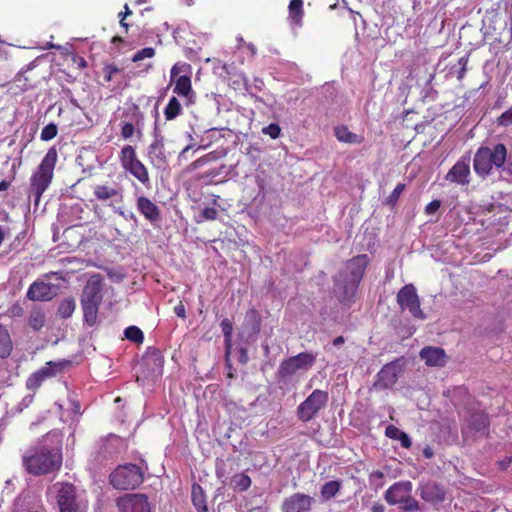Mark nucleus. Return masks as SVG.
Returning a JSON list of instances; mask_svg holds the SVG:
<instances>
[{"mask_svg": "<svg viewBox=\"0 0 512 512\" xmlns=\"http://www.w3.org/2000/svg\"><path fill=\"white\" fill-rule=\"evenodd\" d=\"M22 462L27 472L34 476L57 472L63 462L61 447H35L23 456Z\"/></svg>", "mask_w": 512, "mask_h": 512, "instance_id": "f257e3e1", "label": "nucleus"}, {"mask_svg": "<svg viewBox=\"0 0 512 512\" xmlns=\"http://www.w3.org/2000/svg\"><path fill=\"white\" fill-rule=\"evenodd\" d=\"M57 160L58 152L53 146L48 149L39 166L30 177L29 195L34 197L36 206L39 204L43 193L52 183Z\"/></svg>", "mask_w": 512, "mask_h": 512, "instance_id": "f03ea898", "label": "nucleus"}, {"mask_svg": "<svg viewBox=\"0 0 512 512\" xmlns=\"http://www.w3.org/2000/svg\"><path fill=\"white\" fill-rule=\"evenodd\" d=\"M507 147L503 143H497L492 149L481 146L477 149L473 158L475 173L482 178L492 173L493 167L502 168L507 160Z\"/></svg>", "mask_w": 512, "mask_h": 512, "instance_id": "7ed1b4c3", "label": "nucleus"}, {"mask_svg": "<svg viewBox=\"0 0 512 512\" xmlns=\"http://www.w3.org/2000/svg\"><path fill=\"white\" fill-rule=\"evenodd\" d=\"M368 265L369 258L366 254H359L346 262L345 269L341 272L344 281L343 294L346 299L354 296Z\"/></svg>", "mask_w": 512, "mask_h": 512, "instance_id": "20e7f679", "label": "nucleus"}, {"mask_svg": "<svg viewBox=\"0 0 512 512\" xmlns=\"http://www.w3.org/2000/svg\"><path fill=\"white\" fill-rule=\"evenodd\" d=\"M143 481V469L132 463L117 466L109 475V483L117 490H134Z\"/></svg>", "mask_w": 512, "mask_h": 512, "instance_id": "39448f33", "label": "nucleus"}, {"mask_svg": "<svg viewBox=\"0 0 512 512\" xmlns=\"http://www.w3.org/2000/svg\"><path fill=\"white\" fill-rule=\"evenodd\" d=\"M119 161L122 169L134 177L145 188H151V179L148 168L138 158L136 148L125 145L119 153Z\"/></svg>", "mask_w": 512, "mask_h": 512, "instance_id": "423d86ee", "label": "nucleus"}, {"mask_svg": "<svg viewBox=\"0 0 512 512\" xmlns=\"http://www.w3.org/2000/svg\"><path fill=\"white\" fill-rule=\"evenodd\" d=\"M184 68H190L188 64H180L176 63L173 65L170 71V82H174L173 93L178 97L184 99V103L186 106H189L194 103L195 92L192 88V81L190 75H181L180 72Z\"/></svg>", "mask_w": 512, "mask_h": 512, "instance_id": "0eeeda50", "label": "nucleus"}, {"mask_svg": "<svg viewBox=\"0 0 512 512\" xmlns=\"http://www.w3.org/2000/svg\"><path fill=\"white\" fill-rule=\"evenodd\" d=\"M328 399V392L315 389L297 407L298 419L304 423L311 421L326 406Z\"/></svg>", "mask_w": 512, "mask_h": 512, "instance_id": "6e6552de", "label": "nucleus"}, {"mask_svg": "<svg viewBox=\"0 0 512 512\" xmlns=\"http://www.w3.org/2000/svg\"><path fill=\"white\" fill-rule=\"evenodd\" d=\"M316 357L309 352H301L295 356L284 359L278 368L280 378H290L300 370H308L315 363Z\"/></svg>", "mask_w": 512, "mask_h": 512, "instance_id": "1a4fd4ad", "label": "nucleus"}, {"mask_svg": "<svg viewBox=\"0 0 512 512\" xmlns=\"http://www.w3.org/2000/svg\"><path fill=\"white\" fill-rule=\"evenodd\" d=\"M397 303L401 310H408L414 318L425 319L420 307V298L413 284L404 285L397 293Z\"/></svg>", "mask_w": 512, "mask_h": 512, "instance_id": "9d476101", "label": "nucleus"}, {"mask_svg": "<svg viewBox=\"0 0 512 512\" xmlns=\"http://www.w3.org/2000/svg\"><path fill=\"white\" fill-rule=\"evenodd\" d=\"M119 512H153L149 498L143 493H126L116 499Z\"/></svg>", "mask_w": 512, "mask_h": 512, "instance_id": "9b49d317", "label": "nucleus"}, {"mask_svg": "<svg viewBox=\"0 0 512 512\" xmlns=\"http://www.w3.org/2000/svg\"><path fill=\"white\" fill-rule=\"evenodd\" d=\"M57 490V504L59 512H79L80 507L77 502V490L71 483H59Z\"/></svg>", "mask_w": 512, "mask_h": 512, "instance_id": "f8f14e48", "label": "nucleus"}, {"mask_svg": "<svg viewBox=\"0 0 512 512\" xmlns=\"http://www.w3.org/2000/svg\"><path fill=\"white\" fill-rule=\"evenodd\" d=\"M103 277L101 274L92 275L85 285L81 304L100 306L102 302Z\"/></svg>", "mask_w": 512, "mask_h": 512, "instance_id": "ddd939ff", "label": "nucleus"}, {"mask_svg": "<svg viewBox=\"0 0 512 512\" xmlns=\"http://www.w3.org/2000/svg\"><path fill=\"white\" fill-rule=\"evenodd\" d=\"M470 157L462 156L448 171L445 179L453 184L467 186L470 183Z\"/></svg>", "mask_w": 512, "mask_h": 512, "instance_id": "4468645a", "label": "nucleus"}, {"mask_svg": "<svg viewBox=\"0 0 512 512\" xmlns=\"http://www.w3.org/2000/svg\"><path fill=\"white\" fill-rule=\"evenodd\" d=\"M314 503L310 495L296 492L283 500L281 512H310Z\"/></svg>", "mask_w": 512, "mask_h": 512, "instance_id": "2eb2a0df", "label": "nucleus"}, {"mask_svg": "<svg viewBox=\"0 0 512 512\" xmlns=\"http://www.w3.org/2000/svg\"><path fill=\"white\" fill-rule=\"evenodd\" d=\"M419 496L430 504H439L446 499L445 487L435 481L423 482L418 487Z\"/></svg>", "mask_w": 512, "mask_h": 512, "instance_id": "dca6fc26", "label": "nucleus"}, {"mask_svg": "<svg viewBox=\"0 0 512 512\" xmlns=\"http://www.w3.org/2000/svg\"><path fill=\"white\" fill-rule=\"evenodd\" d=\"M401 368L397 361L385 364L376 375L374 386L376 388H391L398 380Z\"/></svg>", "mask_w": 512, "mask_h": 512, "instance_id": "f3484780", "label": "nucleus"}, {"mask_svg": "<svg viewBox=\"0 0 512 512\" xmlns=\"http://www.w3.org/2000/svg\"><path fill=\"white\" fill-rule=\"evenodd\" d=\"M56 295L54 285L43 281H34L27 291V298L32 301H49Z\"/></svg>", "mask_w": 512, "mask_h": 512, "instance_id": "a211bd4d", "label": "nucleus"}, {"mask_svg": "<svg viewBox=\"0 0 512 512\" xmlns=\"http://www.w3.org/2000/svg\"><path fill=\"white\" fill-rule=\"evenodd\" d=\"M93 195L100 202L110 201L109 205H112L114 200L122 202L124 197L122 188L112 186L108 183L95 185L93 188Z\"/></svg>", "mask_w": 512, "mask_h": 512, "instance_id": "6ab92c4d", "label": "nucleus"}, {"mask_svg": "<svg viewBox=\"0 0 512 512\" xmlns=\"http://www.w3.org/2000/svg\"><path fill=\"white\" fill-rule=\"evenodd\" d=\"M419 355L427 366L443 367L447 362L445 350L440 347L426 346L421 349Z\"/></svg>", "mask_w": 512, "mask_h": 512, "instance_id": "aec40b11", "label": "nucleus"}, {"mask_svg": "<svg viewBox=\"0 0 512 512\" xmlns=\"http://www.w3.org/2000/svg\"><path fill=\"white\" fill-rule=\"evenodd\" d=\"M411 488L410 481L394 483L385 492V500L390 505L399 504L410 494Z\"/></svg>", "mask_w": 512, "mask_h": 512, "instance_id": "412c9836", "label": "nucleus"}, {"mask_svg": "<svg viewBox=\"0 0 512 512\" xmlns=\"http://www.w3.org/2000/svg\"><path fill=\"white\" fill-rule=\"evenodd\" d=\"M137 210L148 220L151 224H155L161 220V213L159 207L145 196H140L136 201Z\"/></svg>", "mask_w": 512, "mask_h": 512, "instance_id": "4be33fe9", "label": "nucleus"}, {"mask_svg": "<svg viewBox=\"0 0 512 512\" xmlns=\"http://www.w3.org/2000/svg\"><path fill=\"white\" fill-rule=\"evenodd\" d=\"M148 156L162 164L167 163L164 137L160 134L157 127L154 129L153 140L148 146Z\"/></svg>", "mask_w": 512, "mask_h": 512, "instance_id": "5701e85b", "label": "nucleus"}, {"mask_svg": "<svg viewBox=\"0 0 512 512\" xmlns=\"http://www.w3.org/2000/svg\"><path fill=\"white\" fill-rule=\"evenodd\" d=\"M490 420L485 412H474L469 418V427L477 434L487 436L489 434Z\"/></svg>", "mask_w": 512, "mask_h": 512, "instance_id": "b1692460", "label": "nucleus"}, {"mask_svg": "<svg viewBox=\"0 0 512 512\" xmlns=\"http://www.w3.org/2000/svg\"><path fill=\"white\" fill-rule=\"evenodd\" d=\"M191 501L196 512H210L207 506V498L204 489L198 483H193L191 488Z\"/></svg>", "mask_w": 512, "mask_h": 512, "instance_id": "393cba45", "label": "nucleus"}, {"mask_svg": "<svg viewBox=\"0 0 512 512\" xmlns=\"http://www.w3.org/2000/svg\"><path fill=\"white\" fill-rule=\"evenodd\" d=\"M336 139L343 143L361 144L364 141L362 135L355 134L346 125H339L334 129Z\"/></svg>", "mask_w": 512, "mask_h": 512, "instance_id": "a878e982", "label": "nucleus"}, {"mask_svg": "<svg viewBox=\"0 0 512 512\" xmlns=\"http://www.w3.org/2000/svg\"><path fill=\"white\" fill-rule=\"evenodd\" d=\"M13 350V342L8 329L0 323V359L8 358Z\"/></svg>", "mask_w": 512, "mask_h": 512, "instance_id": "bb28decb", "label": "nucleus"}, {"mask_svg": "<svg viewBox=\"0 0 512 512\" xmlns=\"http://www.w3.org/2000/svg\"><path fill=\"white\" fill-rule=\"evenodd\" d=\"M163 113L166 121H172L182 115L183 107L179 99L175 96H172L165 106Z\"/></svg>", "mask_w": 512, "mask_h": 512, "instance_id": "cd10ccee", "label": "nucleus"}, {"mask_svg": "<svg viewBox=\"0 0 512 512\" xmlns=\"http://www.w3.org/2000/svg\"><path fill=\"white\" fill-rule=\"evenodd\" d=\"M289 18L295 25L301 26L302 19L304 16L303 1L302 0H291L289 3Z\"/></svg>", "mask_w": 512, "mask_h": 512, "instance_id": "c85d7f7f", "label": "nucleus"}, {"mask_svg": "<svg viewBox=\"0 0 512 512\" xmlns=\"http://www.w3.org/2000/svg\"><path fill=\"white\" fill-rule=\"evenodd\" d=\"M46 316L41 308L35 307L30 311L28 324L35 330L39 331L45 326Z\"/></svg>", "mask_w": 512, "mask_h": 512, "instance_id": "c756f323", "label": "nucleus"}, {"mask_svg": "<svg viewBox=\"0 0 512 512\" xmlns=\"http://www.w3.org/2000/svg\"><path fill=\"white\" fill-rule=\"evenodd\" d=\"M69 364L68 361H49L45 364V366L38 369L40 373L44 376V378L47 380L49 378L54 377L58 372H61L65 366Z\"/></svg>", "mask_w": 512, "mask_h": 512, "instance_id": "7c9ffc66", "label": "nucleus"}, {"mask_svg": "<svg viewBox=\"0 0 512 512\" xmlns=\"http://www.w3.org/2000/svg\"><path fill=\"white\" fill-rule=\"evenodd\" d=\"M252 484L251 478L245 473H236L231 478V487L235 492H245Z\"/></svg>", "mask_w": 512, "mask_h": 512, "instance_id": "2f4dec72", "label": "nucleus"}, {"mask_svg": "<svg viewBox=\"0 0 512 512\" xmlns=\"http://www.w3.org/2000/svg\"><path fill=\"white\" fill-rule=\"evenodd\" d=\"M342 487V483L339 480H332L322 485L320 489L321 497L324 500H330L334 498Z\"/></svg>", "mask_w": 512, "mask_h": 512, "instance_id": "473e14b6", "label": "nucleus"}, {"mask_svg": "<svg viewBox=\"0 0 512 512\" xmlns=\"http://www.w3.org/2000/svg\"><path fill=\"white\" fill-rule=\"evenodd\" d=\"M83 310L84 321L89 326H94L97 322L99 306L81 304Z\"/></svg>", "mask_w": 512, "mask_h": 512, "instance_id": "72a5a7b5", "label": "nucleus"}, {"mask_svg": "<svg viewBox=\"0 0 512 512\" xmlns=\"http://www.w3.org/2000/svg\"><path fill=\"white\" fill-rule=\"evenodd\" d=\"M75 308V301L72 298H66L60 303L58 313L63 319H67L72 316Z\"/></svg>", "mask_w": 512, "mask_h": 512, "instance_id": "f704fd0d", "label": "nucleus"}, {"mask_svg": "<svg viewBox=\"0 0 512 512\" xmlns=\"http://www.w3.org/2000/svg\"><path fill=\"white\" fill-rule=\"evenodd\" d=\"M125 337L136 343L141 344L144 341V334L140 328L137 326H129L124 330Z\"/></svg>", "mask_w": 512, "mask_h": 512, "instance_id": "c9c22d12", "label": "nucleus"}, {"mask_svg": "<svg viewBox=\"0 0 512 512\" xmlns=\"http://www.w3.org/2000/svg\"><path fill=\"white\" fill-rule=\"evenodd\" d=\"M44 381H46V379L40 373V371L37 370L28 377L26 381V387L28 390L35 391L42 385Z\"/></svg>", "mask_w": 512, "mask_h": 512, "instance_id": "e433bc0d", "label": "nucleus"}, {"mask_svg": "<svg viewBox=\"0 0 512 512\" xmlns=\"http://www.w3.org/2000/svg\"><path fill=\"white\" fill-rule=\"evenodd\" d=\"M58 133V127L54 123H49L45 127H43L40 138L43 141H49L56 137Z\"/></svg>", "mask_w": 512, "mask_h": 512, "instance_id": "4c0bfd02", "label": "nucleus"}, {"mask_svg": "<svg viewBox=\"0 0 512 512\" xmlns=\"http://www.w3.org/2000/svg\"><path fill=\"white\" fill-rule=\"evenodd\" d=\"M404 189H405V184L398 183L396 185V187L394 188V190L391 192V194L387 197L386 204L391 207H394L397 204L398 199H399L400 195L402 194V192L404 191Z\"/></svg>", "mask_w": 512, "mask_h": 512, "instance_id": "58836bf2", "label": "nucleus"}, {"mask_svg": "<svg viewBox=\"0 0 512 512\" xmlns=\"http://www.w3.org/2000/svg\"><path fill=\"white\" fill-rule=\"evenodd\" d=\"M220 327L222 329L226 345L230 346V342L232 339V333H233L232 322L229 319L225 318L221 321Z\"/></svg>", "mask_w": 512, "mask_h": 512, "instance_id": "ea45409f", "label": "nucleus"}, {"mask_svg": "<svg viewBox=\"0 0 512 512\" xmlns=\"http://www.w3.org/2000/svg\"><path fill=\"white\" fill-rule=\"evenodd\" d=\"M400 504H402V509L407 512L419 510L418 501L414 497L410 496V494Z\"/></svg>", "mask_w": 512, "mask_h": 512, "instance_id": "a19ab883", "label": "nucleus"}, {"mask_svg": "<svg viewBox=\"0 0 512 512\" xmlns=\"http://www.w3.org/2000/svg\"><path fill=\"white\" fill-rule=\"evenodd\" d=\"M155 55V50L154 48L152 47H146V48H143L141 50H138L133 58H132V61L133 62H138V61H141L145 58H152L153 56Z\"/></svg>", "mask_w": 512, "mask_h": 512, "instance_id": "79ce46f5", "label": "nucleus"}, {"mask_svg": "<svg viewBox=\"0 0 512 512\" xmlns=\"http://www.w3.org/2000/svg\"><path fill=\"white\" fill-rule=\"evenodd\" d=\"M497 124L501 127H508L512 125V106L497 118Z\"/></svg>", "mask_w": 512, "mask_h": 512, "instance_id": "37998d69", "label": "nucleus"}, {"mask_svg": "<svg viewBox=\"0 0 512 512\" xmlns=\"http://www.w3.org/2000/svg\"><path fill=\"white\" fill-rule=\"evenodd\" d=\"M212 159H214V156L212 153H209L207 155H204L200 158H198L197 160L193 161L190 166H189V170H196L202 166H204L205 164H207L208 162H210Z\"/></svg>", "mask_w": 512, "mask_h": 512, "instance_id": "c03bdc74", "label": "nucleus"}, {"mask_svg": "<svg viewBox=\"0 0 512 512\" xmlns=\"http://www.w3.org/2000/svg\"><path fill=\"white\" fill-rule=\"evenodd\" d=\"M134 133H135V127H134L133 123L125 122L121 126V136H122V138L129 139V138H131L134 135Z\"/></svg>", "mask_w": 512, "mask_h": 512, "instance_id": "a18cd8bd", "label": "nucleus"}, {"mask_svg": "<svg viewBox=\"0 0 512 512\" xmlns=\"http://www.w3.org/2000/svg\"><path fill=\"white\" fill-rule=\"evenodd\" d=\"M281 129L278 124H270L263 129L264 134H268L272 139H276L279 137Z\"/></svg>", "mask_w": 512, "mask_h": 512, "instance_id": "49530a36", "label": "nucleus"}, {"mask_svg": "<svg viewBox=\"0 0 512 512\" xmlns=\"http://www.w3.org/2000/svg\"><path fill=\"white\" fill-rule=\"evenodd\" d=\"M201 216L205 220H215L218 216V211L213 207H205L201 211Z\"/></svg>", "mask_w": 512, "mask_h": 512, "instance_id": "de8ad7c7", "label": "nucleus"}, {"mask_svg": "<svg viewBox=\"0 0 512 512\" xmlns=\"http://www.w3.org/2000/svg\"><path fill=\"white\" fill-rule=\"evenodd\" d=\"M104 79L106 82H110L113 79L114 74L119 72V69L114 65H107L103 69Z\"/></svg>", "mask_w": 512, "mask_h": 512, "instance_id": "09e8293b", "label": "nucleus"}, {"mask_svg": "<svg viewBox=\"0 0 512 512\" xmlns=\"http://www.w3.org/2000/svg\"><path fill=\"white\" fill-rule=\"evenodd\" d=\"M401 433H402V430H400L399 428H397L394 425H389L385 429V435L390 439L397 440Z\"/></svg>", "mask_w": 512, "mask_h": 512, "instance_id": "8fccbe9b", "label": "nucleus"}, {"mask_svg": "<svg viewBox=\"0 0 512 512\" xmlns=\"http://www.w3.org/2000/svg\"><path fill=\"white\" fill-rule=\"evenodd\" d=\"M441 206V201L438 199L432 200L430 203H428L425 207V213L428 215H432L435 212L438 211V209Z\"/></svg>", "mask_w": 512, "mask_h": 512, "instance_id": "3c124183", "label": "nucleus"}, {"mask_svg": "<svg viewBox=\"0 0 512 512\" xmlns=\"http://www.w3.org/2000/svg\"><path fill=\"white\" fill-rule=\"evenodd\" d=\"M10 316L21 317L24 314V309L20 303H14L8 310Z\"/></svg>", "mask_w": 512, "mask_h": 512, "instance_id": "603ef678", "label": "nucleus"}, {"mask_svg": "<svg viewBox=\"0 0 512 512\" xmlns=\"http://www.w3.org/2000/svg\"><path fill=\"white\" fill-rule=\"evenodd\" d=\"M397 440L400 441L401 446L403 448L409 449L411 447V445H412L410 437L404 431H402V433L400 434V436L398 437Z\"/></svg>", "mask_w": 512, "mask_h": 512, "instance_id": "864d4df0", "label": "nucleus"}, {"mask_svg": "<svg viewBox=\"0 0 512 512\" xmlns=\"http://www.w3.org/2000/svg\"><path fill=\"white\" fill-rule=\"evenodd\" d=\"M146 361L148 360H154L162 362V356L161 353L157 349H153L152 352H150L146 357L144 358Z\"/></svg>", "mask_w": 512, "mask_h": 512, "instance_id": "5fc2aeb1", "label": "nucleus"}, {"mask_svg": "<svg viewBox=\"0 0 512 512\" xmlns=\"http://www.w3.org/2000/svg\"><path fill=\"white\" fill-rule=\"evenodd\" d=\"M174 313L180 317L185 318L186 317V309L185 306L182 303H179L174 307Z\"/></svg>", "mask_w": 512, "mask_h": 512, "instance_id": "6e6d98bb", "label": "nucleus"}, {"mask_svg": "<svg viewBox=\"0 0 512 512\" xmlns=\"http://www.w3.org/2000/svg\"><path fill=\"white\" fill-rule=\"evenodd\" d=\"M118 17H119V23H120L121 27L125 28V31L127 32L129 29V24L125 21L127 16L122 11L118 14Z\"/></svg>", "mask_w": 512, "mask_h": 512, "instance_id": "4d7b16f0", "label": "nucleus"}, {"mask_svg": "<svg viewBox=\"0 0 512 512\" xmlns=\"http://www.w3.org/2000/svg\"><path fill=\"white\" fill-rule=\"evenodd\" d=\"M371 510L372 512H384L385 508L381 503H375Z\"/></svg>", "mask_w": 512, "mask_h": 512, "instance_id": "13d9d810", "label": "nucleus"}, {"mask_svg": "<svg viewBox=\"0 0 512 512\" xmlns=\"http://www.w3.org/2000/svg\"><path fill=\"white\" fill-rule=\"evenodd\" d=\"M371 477L382 480L384 478V473L380 470H376L371 474Z\"/></svg>", "mask_w": 512, "mask_h": 512, "instance_id": "bf43d9fd", "label": "nucleus"}, {"mask_svg": "<svg viewBox=\"0 0 512 512\" xmlns=\"http://www.w3.org/2000/svg\"><path fill=\"white\" fill-rule=\"evenodd\" d=\"M504 172L512 177V162H508L507 165L502 167Z\"/></svg>", "mask_w": 512, "mask_h": 512, "instance_id": "052dcab7", "label": "nucleus"}, {"mask_svg": "<svg viewBox=\"0 0 512 512\" xmlns=\"http://www.w3.org/2000/svg\"><path fill=\"white\" fill-rule=\"evenodd\" d=\"M344 342H345V338L343 336H338V337L334 338L333 345L339 346V345L343 344Z\"/></svg>", "mask_w": 512, "mask_h": 512, "instance_id": "680f3d73", "label": "nucleus"}, {"mask_svg": "<svg viewBox=\"0 0 512 512\" xmlns=\"http://www.w3.org/2000/svg\"><path fill=\"white\" fill-rule=\"evenodd\" d=\"M10 187V182L6 180H2L0 182V191H6Z\"/></svg>", "mask_w": 512, "mask_h": 512, "instance_id": "e2e57ef3", "label": "nucleus"}, {"mask_svg": "<svg viewBox=\"0 0 512 512\" xmlns=\"http://www.w3.org/2000/svg\"><path fill=\"white\" fill-rule=\"evenodd\" d=\"M192 148L191 145H187L182 151L181 153L179 154V159L181 158H185L186 157V154L189 152V150Z\"/></svg>", "mask_w": 512, "mask_h": 512, "instance_id": "0e129e2a", "label": "nucleus"}, {"mask_svg": "<svg viewBox=\"0 0 512 512\" xmlns=\"http://www.w3.org/2000/svg\"><path fill=\"white\" fill-rule=\"evenodd\" d=\"M423 455L426 457V458H431L433 456V452L431 450V448L427 447L423 450Z\"/></svg>", "mask_w": 512, "mask_h": 512, "instance_id": "69168bd1", "label": "nucleus"}, {"mask_svg": "<svg viewBox=\"0 0 512 512\" xmlns=\"http://www.w3.org/2000/svg\"><path fill=\"white\" fill-rule=\"evenodd\" d=\"M248 315L254 319H259V313L257 312V310L255 309H251L249 312H248Z\"/></svg>", "mask_w": 512, "mask_h": 512, "instance_id": "338daca9", "label": "nucleus"}, {"mask_svg": "<svg viewBox=\"0 0 512 512\" xmlns=\"http://www.w3.org/2000/svg\"><path fill=\"white\" fill-rule=\"evenodd\" d=\"M111 42L113 44L122 43L123 42V38L121 36H114L112 38Z\"/></svg>", "mask_w": 512, "mask_h": 512, "instance_id": "774afa93", "label": "nucleus"}]
</instances>
